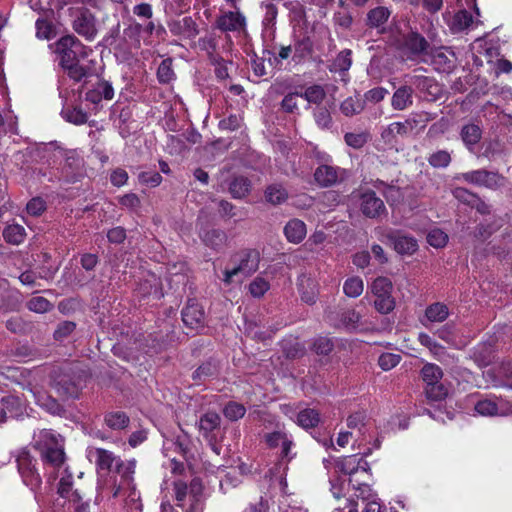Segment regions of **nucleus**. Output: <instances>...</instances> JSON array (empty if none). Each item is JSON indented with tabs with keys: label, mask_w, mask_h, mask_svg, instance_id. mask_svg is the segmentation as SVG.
<instances>
[{
	"label": "nucleus",
	"mask_w": 512,
	"mask_h": 512,
	"mask_svg": "<svg viewBox=\"0 0 512 512\" xmlns=\"http://www.w3.org/2000/svg\"><path fill=\"white\" fill-rule=\"evenodd\" d=\"M52 46L59 57L60 67L70 79L80 82L90 75V68L80 64V58L87 56V47L74 34L60 37Z\"/></svg>",
	"instance_id": "f257e3e1"
},
{
	"label": "nucleus",
	"mask_w": 512,
	"mask_h": 512,
	"mask_svg": "<svg viewBox=\"0 0 512 512\" xmlns=\"http://www.w3.org/2000/svg\"><path fill=\"white\" fill-rule=\"evenodd\" d=\"M34 447L39 450L43 461L54 467H60L65 461L64 438L52 430L42 429Z\"/></svg>",
	"instance_id": "f03ea898"
},
{
	"label": "nucleus",
	"mask_w": 512,
	"mask_h": 512,
	"mask_svg": "<svg viewBox=\"0 0 512 512\" xmlns=\"http://www.w3.org/2000/svg\"><path fill=\"white\" fill-rule=\"evenodd\" d=\"M72 30L87 41H93L97 34V19L86 6L70 7L67 10Z\"/></svg>",
	"instance_id": "7ed1b4c3"
},
{
	"label": "nucleus",
	"mask_w": 512,
	"mask_h": 512,
	"mask_svg": "<svg viewBox=\"0 0 512 512\" xmlns=\"http://www.w3.org/2000/svg\"><path fill=\"white\" fill-rule=\"evenodd\" d=\"M231 261L234 266L224 272V282L231 283L232 278L239 274L247 277L258 270L260 253L256 249H244L235 254Z\"/></svg>",
	"instance_id": "20e7f679"
},
{
	"label": "nucleus",
	"mask_w": 512,
	"mask_h": 512,
	"mask_svg": "<svg viewBox=\"0 0 512 512\" xmlns=\"http://www.w3.org/2000/svg\"><path fill=\"white\" fill-rule=\"evenodd\" d=\"M455 180H462L468 184L483 186L490 190H497L505 186L506 178L498 171L477 169L457 174Z\"/></svg>",
	"instance_id": "39448f33"
},
{
	"label": "nucleus",
	"mask_w": 512,
	"mask_h": 512,
	"mask_svg": "<svg viewBox=\"0 0 512 512\" xmlns=\"http://www.w3.org/2000/svg\"><path fill=\"white\" fill-rule=\"evenodd\" d=\"M422 62L432 65L434 69L439 73L450 74L457 67V57L455 53L452 50L444 47H432L428 56L422 58Z\"/></svg>",
	"instance_id": "423d86ee"
},
{
	"label": "nucleus",
	"mask_w": 512,
	"mask_h": 512,
	"mask_svg": "<svg viewBox=\"0 0 512 512\" xmlns=\"http://www.w3.org/2000/svg\"><path fill=\"white\" fill-rule=\"evenodd\" d=\"M16 462L24 482L32 488L39 487L42 480L36 469V459L30 451L22 449L17 455Z\"/></svg>",
	"instance_id": "0eeeda50"
},
{
	"label": "nucleus",
	"mask_w": 512,
	"mask_h": 512,
	"mask_svg": "<svg viewBox=\"0 0 512 512\" xmlns=\"http://www.w3.org/2000/svg\"><path fill=\"white\" fill-rule=\"evenodd\" d=\"M359 201L362 214L370 219H378L387 213L383 200L371 189L360 192Z\"/></svg>",
	"instance_id": "6e6552de"
},
{
	"label": "nucleus",
	"mask_w": 512,
	"mask_h": 512,
	"mask_svg": "<svg viewBox=\"0 0 512 512\" xmlns=\"http://www.w3.org/2000/svg\"><path fill=\"white\" fill-rule=\"evenodd\" d=\"M386 243L391 245L400 255H412L418 250L417 240L398 230H390L384 235Z\"/></svg>",
	"instance_id": "1a4fd4ad"
},
{
	"label": "nucleus",
	"mask_w": 512,
	"mask_h": 512,
	"mask_svg": "<svg viewBox=\"0 0 512 512\" xmlns=\"http://www.w3.org/2000/svg\"><path fill=\"white\" fill-rule=\"evenodd\" d=\"M409 82L430 102L437 101L443 96L441 85L432 77L415 74L410 76Z\"/></svg>",
	"instance_id": "9d476101"
},
{
	"label": "nucleus",
	"mask_w": 512,
	"mask_h": 512,
	"mask_svg": "<svg viewBox=\"0 0 512 512\" xmlns=\"http://www.w3.org/2000/svg\"><path fill=\"white\" fill-rule=\"evenodd\" d=\"M215 25L222 32H240L246 28V18L238 8L235 11H227L219 15Z\"/></svg>",
	"instance_id": "9b49d317"
},
{
	"label": "nucleus",
	"mask_w": 512,
	"mask_h": 512,
	"mask_svg": "<svg viewBox=\"0 0 512 512\" xmlns=\"http://www.w3.org/2000/svg\"><path fill=\"white\" fill-rule=\"evenodd\" d=\"M403 47L409 52L410 58H425L432 47L426 38L418 32H410L404 37Z\"/></svg>",
	"instance_id": "f8f14e48"
},
{
	"label": "nucleus",
	"mask_w": 512,
	"mask_h": 512,
	"mask_svg": "<svg viewBox=\"0 0 512 512\" xmlns=\"http://www.w3.org/2000/svg\"><path fill=\"white\" fill-rule=\"evenodd\" d=\"M392 11L386 6H376L370 9L364 19L368 29H375L378 34L386 32V24L391 17Z\"/></svg>",
	"instance_id": "ddd939ff"
},
{
	"label": "nucleus",
	"mask_w": 512,
	"mask_h": 512,
	"mask_svg": "<svg viewBox=\"0 0 512 512\" xmlns=\"http://www.w3.org/2000/svg\"><path fill=\"white\" fill-rule=\"evenodd\" d=\"M51 386L61 399L76 398L79 395L78 385L65 373L56 375Z\"/></svg>",
	"instance_id": "4468645a"
},
{
	"label": "nucleus",
	"mask_w": 512,
	"mask_h": 512,
	"mask_svg": "<svg viewBox=\"0 0 512 512\" xmlns=\"http://www.w3.org/2000/svg\"><path fill=\"white\" fill-rule=\"evenodd\" d=\"M494 386L508 387L512 389V362L502 361L497 366L487 371Z\"/></svg>",
	"instance_id": "2eb2a0df"
},
{
	"label": "nucleus",
	"mask_w": 512,
	"mask_h": 512,
	"mask_svg": "<svg viewBox=\"0 0 512 512\" xmlns=\"http://www.w3.org/2000/svg\"><path fill=\"white\" fill-rule=\"evenodd\" d=\"M183 323L192 329L203 326L204 323V310L193 300H188L186 306L182 310Z\"/></svg>",
	"instance_id": "dca6fc26"
},
{
	"label": "nucleus",
	"mask_w": 512,
	"mask_h": 512,
	"mask_svg": "<svg viewBox=\"0 0 512 512\" xmlns=\"http://www.w3.org/2000/svg\"><path fill=\"white\" fill-rule=\"evenodd\" d=\"M53 14V10L48 9L36 19L35 28L38 39L51 40L57 35L56 26L51 20Z\"/></svg>",
	"instance_id": "f3484780"
},
{
	"label": "nucleus",
	"mask_w": 512,
	"mask_h": 512,
	"mask_svg": "<svg viewBox=\"0 0 512 512\" xmlns=\"http://www.w3.org/2000/svg\"><path fill=\"white\" fill-rule=\"evenodd\" d=\"M227 189L234 199L246 198L252 190V181L243 175H234L227 181Z\"/></svg>",
	"instance_id": "a211bd4d"
},
{
	"label": "nucleus",
	"mask_w": 512,
	"mask_h": 512,
	"mask_svg": "<svg viewBox=\"0 0 512 512\" xmlns=\"http://www.w3.org/2000/svg\"><path fill=\"white\" fill-rule=\"evenodd\" d=\"M298 289L301 294V299L312 305L316 302L318 296V284L316 280L309 275L302 274L298 279Z\"/></svg>",
	"instance_id": "6ab92c4d"
},
{
	"label": "nucleus",
	"mask_w": 512,
	"mask_h": 512,
	"mask_svg": "<svg viewBox=\"0 0 512 512\" xmlns=\"http://www.w3.org/2000/svg\"><path fill=\"white\" fill-rule=\"evenodd\" d=\"M221 425V417L216 412H206L203 414L198 423L199 431L202 436L208 439L210 442L213 441V437L211 436L212 432L219 429Z\"/></svg>",
	"instance_id": "aec40b11"
},
{
	"label": "nucleus",
	"mask_w": 512,
	"mask_h": 512,
	"mask_svg": "<svg viewBox=\"0 0 512 512\" xmlns=\"http://www.w3.org/2000/svg\"><path fill=\"white\" fill-rule=\"evenodd\" d=\"M460 138L470 152H474L475 147L482 138V129L475 123H468L462 126Z\"/></svg>",
	"instance_id": "412c9836"
},
{
	"label": "nucleus",
	"mask_w": 512,
	"mask_h": 512,
	"mask_svg": "<svg viewBox=\"0 0 512 512\" xmlns=\"http://www.w3.org/2000/svg\"><path fill=\"white\" fill-rule=\"evenodd\" d=\"M412 86L402 85L395 90L391 99V106L394 110L402 111L413 105Z\"/></svg>",
	"instance_id": "4be33fe9"
},
{
	"label": "nucleus",
	"mask_w": 512,
	"mask_h": 512,
	"mask_svg": "<svg viewBox=\"0 0 512 512\" xmlns=\"http://www.w3.org/2000/svg\"><path fill=\"white\" fill-rule=\"evenodd\" d=\"M314 179L320 187H331L338 181V169L330 165H320L314 172Z\"/></svg>",
	"instance_id": "5701e85b"
},
{
	"label": "nucleus",
	"mask_w": 512,
	"mask_h": 512,
	"mask_svg": "<svg viewBox=\"0 0 512 512\" xmlns=\"http://www.w3.org/2000/svg\"><path fill=\"white\" fill-rule=\"evenodd\" d=\"M203 243L214 250H220L227 241L226 233L221 229H209L200 233Z\"/></svg>",
	"instance_id": "b1692460"
},
{
	"label": "nucleus",
	"mask_w": 512,
	"mask_h": 512,
	"mask_svg": "<svg viewBox=\"0 0 512 512\" xmlns=\"http://www.w3.org/2000/svg\"><path fill=\"white\" fill-rule=\"evenodd\" d=\"M284 234L289 242L298 244L306 236V225L299 219H292L285 225Z\"/></svg>",
	"instance_id": "393cba45"
},
{
	"label": "nucleus",
	"mask_w": 512,
	"mask_h": 512,
	"mask_svg": "<svg viewBox=\"0 0 512 512\" xmlns=\"http://www.w3.org/2000/svg\"><path fill=\"white\" fill-rule=\"evenodd\" d=\"M283 355L290 360L299 359L305 355L306 349L303 343L296 338H286L281 342Z\"/></svg>",
	"instance_id": "a878e982"
},
{
	"label": "nucleus",
	"mask_w": 512,
	"mask_h": 512,
	"mask_svg": "<svg viewBox=\"0 0 512 512\" xmlns=\"http://www.w3.org/2000/svg\"><path fill=\"white\" fill-rule=\"evenodd\" d=\"M34 396L37 404L50 414L60 416L65 412L63 406L52 396L39 391L34 392Z\"/></svg>",
	"instance_id": "bb28decb"
},
{
	"label": "nucleus",
	"mask_w": 512,
	"mask_h": 512,
	"mask_svg": "<svg viewBox=\"0 0 512 512\" xmlns=\"http://www.w3.org/2000/svg\"><path fill=\"white\" fill-rule=\"evenodd\" d=\"M264 197L268 203L276 206L286 202L288 199V191L282 184L273 183L266 187Z\"/></svg>",
	"instance_id": "cd10ccee"
},
{
	"label": "nucleus",
	"mask_w": 512,
	"mask_h": 512,
	"mask_svg": "<svg viewBox=\"0 0 512 512\" xmlns=\"http://www.w3.org/2000/svg\"><path fill=\"white\" fill-rule=\"evenodd\" d=\"M0 405L8 418H16L23 414V406L18 396H4L0 400Z\"/></svg>",
	"instance_id": "c85d7f7f"
},
{
	"label": "nucleus",
	"mask_w": 512,
	"mask_h": 512,
	"mask_svg": "<svg viewBox=\"0 0 512 512\" xmlns=\"http://www.w3.org/2000/svg\"><path fill=\"white\" fill-rule=\"evenodd\" d=\"M411 133L410 127L407 124V119L404 122H393L381 133V137L385 142L391 143L395 140L396 135L406 136Z\"/></svg>",
	"instance_id": "c756f323"
},
{
	"label": "nucleus",
	"mask_w": 512,
	"mask_h": 512,
	"mask_svg": "<svg viewBox=\"0 0 512 512\" xmlns=\"http://www.w3.org/2000/svg\"><path fill=\"white\" fill-rule=\"evenodd\" d=\"M374 187L380 189L383 187L382 192L387 202L393 205L396 202H400L403 198V193L398 186L387 184L384 181L377 179L373 182Z\"/></svg>",
	"instance_id": "7c9ffc66"
},
{
	"label": "nucleus",
	"mask_w": 512,
	"mask_h": 512,
	"mask_svg": "<svg viewBox=\"0 0 512 512\" xmlns=\"http://www.w3.org/2000/svg\"><path fill=\"white\" fill-rule=\"evenodd\" d=\"M105 424L113 430H122L125 429L129 423L130 419L128 415L123 411H112L105 414L104 417Z\"/></svg>",
	"instance_id": "2f4dec72"
},
{
	"label": "nucleus",
	"mask_w": 512,
	"mask_h": 512,
	"mask_svg": "<svg viewBox=\"0 0 512 512\" xmlns=\"http://www.w3.org/2000/svg\"><path fill=\"white\" fill-rule=\"evenodd\" d=\"M218 374V364L210 359L202 363L192 374L194 381H205L206 379Z\"/></svg>",
	"instance_id": "473e14b6"
},
{
	"label": "nucleus",
	"mask_w": 512,
	"mask_h": 512,
	"mask_svg": "<svg viewBox=\"0 0 512 512\" xmlns=\"http://www.w3.org/2000/svg\"><path fill=\"white\" fill-rule=\"evenodd\" d=\"M364 108L365 100L359 98L358 96L348 97L340 105L341 112L347 117H352L361 113Z\"/></svg>",
	"instance_id": "72a5a7b5"
},
{
	"label": "nucleus",
	"mask_w": 512,
	"mask_h": 512,
	"mask_svg": "<svg viewBox=\"0 0 512 512\" xmlns=\"http://www.w3.org/2000/svg\"><path fill=\"white\" fill-rule=\"evenodd\" d=\"M3 237L9 244L19 245L26 237L25 228L19 224H11L4 228Z\"/></svg>",
	"instance_id": "f704fd0d"
},
{
	"label": "nucleus",
	"mask_w": 512,
	"mask_h": 512,
	"mask_svg": "<svg viewBox=\"0 0 512 512\" xmlns=\"http://www.w3.org/2000/svg\"><path fill=\"white\" fill-rule=\"evenodd\" d=\"M436 118V114L430 113L427 111H420L416 113H412L407 118V124L410 127L411 132L415 129L419 128L420 130L424 129L427 124Z\"/></svg>",
	"instance_id": "c9c22d12"
},
{
	"label": "nucleus",
	"mask_w": 512,
	"mask_h": 512,
	"mask_svg": "<svg viewBox=\"0 0 512 512\" xmlns=\"http://www.w3.org/2000/svg\"><path fill=\"white\" fill-rule=\"evenodd\" d=\"M320 422V414L311 408L301 410L297 415V423L304 429L314 428Z\"/></svg>",
	"instance_id": "e433bc0d"
},
{
	"label": "nucleus",
	"mask_w": 512,
	"mask_h": 512,
	"mask_svg": "<svg viewBox=\"0 0 512 512\" xmlns=\"http://www.w3.org/2000/svg\"><path fill=\"white\" fill-rule=\"evenodd\" d=\"M313 52V43L309 37L298 40L294 45V55L292 60L301 63L307 56Z\"/></svg>",
	"instance_id": "4c0bfd02"
},
{
	"label": "nucleus",
	"mask_w": 512,
	"mask_h": 512,
	"mask_svg": "<svg viewBox=\"0 0 512 512\" xmlns=\"http://www.w3.org/2000/svg\"><path fill=\"white\" fill-rule=\"evenodd\" d=\"M448 315V307L439 302L429 305L425 310V316L431 322H443Z\"/></svg>",
	"instance_id": "58836bf2"
},
{
	"label": "nucleus",
	"mask_w": 512,
	"mask_h": 512,
	"mask_svg": "<svg viewBox=\"0 0 512 512\" xmlns=\"http://www.w3.org/2000/svg\"><path fill=\"white\" fill-rule=\"evenodd\" d=\"M96 454V465L100 470H111L112 465L117 463L120 459L114 456V454L108 450L97 448Z\"/></svg>",
	"instance_id": "ea45409f"
},
{
	"label": "nucleus",
	"mask_w": 512,
	"mask_h": 512,
	"mask_svg": "<svg viewBox=\"0 0 512 512\" xmlns=\"http://www.w3.org/2000/svg\"><path fill=\"white\" fill-rule=\"evenodd\" d=\"M392 281L384 276L377 277L371 285V291L374 296H390L392 295Z\"/></svg>",
	"instance_id": "a19ab883"
},
{
	"label": "nucleus",
	"mask_w": 512,
	"mask_h": 512,
	"mask_svg": "<svg viewBox=\"0 0 512 512\" xmlns=\"http://www.w3.org/2000/svg\"><path fill=\"white\" fill-rule=\"evenodd\" d=\"M310 104L319 105L326 97V92L321 85H312L306 88L303 93H299Z\"/></svg>",
	"instance_id": "79ce46f5"
},
{
	"label": "nucleus",
	"mask_w": 512,
	"mask_h": 512,
	"mask_svg": "<svg viewBox=\"0 0 512 512\" xmlns=\"http://www.w3.org/2000/svg\"><path fill=\"white\" fill-rule=\"evenodd\" d=\"M474 409L482 416H496L500 414L498 404L494 400L488 398L479 400L475 404Z\"/></svg>",
	"instance_id": "37998d69"
},
{
	"label": "nucleus",
	"mask_w": 512,
	"mask_h": 512,
	"mask_svg": "<svg viewBox=\"0 0 512 512\" xmlns=\"http://www.w3.org/2000/svg\"><path fill=\"white\" fill-rule=\"evenodd\" d=\"M473 22L472 15L465 9L458 11L452 20L451 29L454 31H463L467 29Z\"/></svg>",
	"instance_id": "c03bdc74"
},
{
	"label": "nucleus",
	"mask_w": 512,
	"mask_h": 512,
	"mask_svg": "<svg viewBox=\"0 0 512 512\" xmlns=\"http://www.w3.org/2000/svg\"><path fill=\"white\" fill-rule=\"evenodd\" d=\"M421 375L426 385H432L435 382H439L443 376L441 368L435 364H425L421 369Z\"/></svg>",
	"instance_id": "a18cd8bd"
},
{
	"label": "nucleus",
	"mask_w": 512,
	"mask_h": 512,
	"mask_svg": "<svg viewBox=\"0 0 512 512\" xmlns=\"http://www.w3.org/2000/svg\"><path fill=\"white\" fill-rule=\"evenodd\" d=\"M175 78V73L172 68V59H164L157 69V79L161 84H168Z\"/></svg>",
	"instance_id": "49530a36"
},
{
	"label": "nucleus",
	"mask_w": 512,
	"mask_h": 512,
	"mask_svg": "<svg viewBox=\"0 0 512 512\" xmlns=\"http://www.w3.org/2000/svg\"><path fill=\"white\" fill-rule=\"evenodd\" d=\"M0 302L3 304L0 305V309L4 311H16L19 309L21 304L17 292L14 291L0 293Z\"/></svg>",
	"instance_id": "de8ad7c7"
},
{
	"label": "nucleus",
	"mask_w": 512,
	"mask_h": 512,
	"mask_svg": "<svg viewBox=\"0 0 512 512\" xmlns=\"http://www.w3.org/2000/svg\"><path fill=\"white\" fill-rule=\"evenodd\" d=\"M352 64L351 51L346 49L341 51L332 63L330 71L346 72Z\"/></svg>",
	"instance_id": "09e8293b"
},
{
	"label": "nucleus",
	"mask_w": 512,
	"mask_h": 512,
	"mask_svg": "<svg viewBox=\"0 0 512 512\" xmlns=\"http://www.w3.org/2000/svg\"><path fill=\"white\" fill-rule=\"evenodd\" d=\"M312 350L321 356H327L334 350V342L325 336L317 337L312 345Z\"/></svg>",
	"instance_id": "8fccbe9b"
},
{
	"label": "nucleus",
	"mask_w": 512,
	"mask_h": 512,
	"mask_svg": "<svg viewBox=\"0 0 512 512\" xmlns=\"http://www.w3.org/2000/svg\"><path fill=\"white\" fill-rule=\"evenodd\" d=\"M452 161L451 154L446 150H438L428 158V163L434 168H446Z\"/></svg>",
	"instance_id": "3c124183"
},
{
	"label": "nucleus",
	"mask_w": 512,
	"mask_h": 512,
	"mask_svg": "<svg viewBox=\"0 0 512 512\" xmlns=\"http://www.w3.org/2000/svg\"><path fill=\"white\" fill-rule=\"evenodd\" d=\"M77 324L73 321H62L58 323L53 333V338L56 341H64L67 339L76 329Z\"/></svg>",
	"instance_id": "603ef678"
},
{
	"label": "nucleus",
	"mask_w": 512,
	"mask_h": 512,
	"mask_svg": "<svg viewBox=\"0 0 512 512\" xmlns=\"http://www.w3.org/2000/svg\"><path fill=\"white\" fill-rule=\"evenodd\" d=\"M245 413V407L242 404L233 401L228 402L223 409L224 416L230 421H237L241 419Z\"/></svg>",
	"instance_id": "864d4df0"
},
{
	"label": "nucleus",
	"mask_w": 512,
	"mask_h": 512,
	"mask_svg": "<svg viewBox=\"0 0 512 512\" xmlns=\"http://www.w3.org/2000/svg\"><path fill=\"white\" fill-rule=\"evenodd\" d=\"M344 293L348 297L356 298L363 292V281L359 277H352L344 282Z\"/></svg>",
	"instance_id": "5fc2aeb1"
},
{
	"label": "nucleus",
	"mask_w": 512,
	"mask_h": 512,
	"mask_svg": "<svg viewBox=\"0 0 512 512\" xmlns=\"http://www.w3.org/2000/svg\"><path fill=\"white\" fill-rule=\"evenodd\" d=\"M27 308L36 313H46L53 309V304L48 299L37 296L27 302Z\"/></svg>",
	"instance_id": "6e6d98bb"
},
{
	"label": "nucleus",
	"mask_w": 512,
	"mask_h": 512,
	"mask_svg": "<svg viewBox=\"0 0 512 512\" xmlns=\"http://www.w3.org/2000/svg\"><path fill=\"white\" fill-rule=\"evenodd\" d=\"M62 115L68 122L75 125L84 124L88 119L87 114L78 107L64 109Z\"/></svg>",
	"instance_id": "4d7b16f0"
},
{
	"label": "nucleus",
	"mask_w": 512,
	"mask_h": 512,
	"mask_svg": "<svg viewBox=\"0 0 512 512\" xmlns=\"http://www.w3.org/2000/svg\"><path fill=\"white\" fill-rule=\"evenodd\" d=\"M134 467V462L124 463L123 461L119 460L116 463L115 471L121 475L122 482L127 486H129L133 481Z\"/></svg>",
	"instance_id": "13d9d810"
},
{
	"label": "nucleus",
	"mask_w": 512,
	"mask_h": 512,
	"mask_svg": "<svg viewBox=\"0 0 512 512\" xmlns=\"http://www.w3.org/2000/svg\"><path fill=\"white\" fill-rule=\"evenodd\" d=\"M361 316L355 310H346L341 313L340 322L346 330H355L358 327Z\"/></svg>",
	"instance_id": "bf43d9fd"
},
{
	"label": "nucleus",
	"mask_w": 512,
	"mask_h": 512,
	"mask_svg": "<svg viewBox=\"0 0 512 512\" xmlns=\"http://www.w3.org/2000/svg\"><path fill=\"white\" fill-rule=\"evenodd\" d=\"M345 143L354 148L360 149L362 148L369 140L368 132H360V133H352L348 132L344 135Z\"/></svg>",
	"instance_id": "052dcab7"
},
{
	"label": "nucleus",
	"mask_w": 512,
	"mask_h": 512,
	"mask_svg": "<svg viewBox=\"0 0 512 512\" xmlns=\"http://www.w3.org/2000/svg\"><path fill=\"white\" fill-rule=\"evenodd\" d=\"M452 195L459 202L471 207L473 205L474 200L478 196L477 193L470 191L464 187H456L452 190Z\"/></svg>",
	"instance_id": "680f3d73"
},
{
	"label": "nucleus",
	"mask_w": 512,
	"mask_h": 512,
	"mask_svg": "<svg viewBox=\"0 0 512 512\" xmlns=\"http://www.w3.org/2000/svg\"><path fill=\"white\" fill-rule=\"evenodd\" d=\"M425 393L428 399L432 401H440L446 397L447 389L439 381L432 385H426Z\"/></svg>",
	"instance_id": "e2e57ef3"
},
{
	"label": "nucleus",
	"mask_w": 512,
	"mask_h": 512,
	"mask_svg": "<svg viewBox=\"0 0 512 512\" xmlns=\"http://www.w3.org/2000/svg\"><path fill=\"white\" fill-rule=\"evenodd\" d=\"M269 283L262 277H256L248 286L250 294L255 298L262 297L269 290Z\"/></svg>",
	"instance_id": "0e129e2a"
},
{
	"label": "nucleus",
	"mask_w": 512,
	"mask_h": 512,
	"mask_svg": "<svg viewBox=\"0 0 512 512\" xmlns=\"http://www.w3.org/2000/svg\"><path fill=\"white\" fill-rule=\"evenodd\" d=\"M427 242L435 248H442L448 242V235L440 229H432L427 234Z\"/></svg>",
	"instance_id": "69168bd1"
},
{
	"label": "nucleus",
	"mask_w": 512,
	"mask_h": 512,
	"mask_svg": "<svg viewBox=\"0 0 512 512\" xmlns=\"http://www.w3.org/2000/svg\"><path fill=\"white\" fill-rule=\"evenodd\" d=\"M375 309L381 314H388L395 308V300L390 296H376Z\"/></svg>",
	"instance_id": "338daca9"
},
{
	"label": "nucleus",
	"mask_w": 512,
	"mask_h": 512,
	"mask_svg": "<svg viewBox=\"0 0 512 512\" xmlns=\"http://www.w3.org/2000/svg\"><path fill=\"white\" fill-rule=\"evenodd\" d=\"M315 122L322 129H329L332 125V117L326 107L318 108L314 113Z\"/></svg>",
	"instance_id": "774afa93"
}]
</instances>
